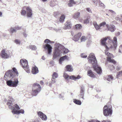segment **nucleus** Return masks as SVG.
I'll return each instance as SVG.
<instances>
[{"label": "nucleus", "instance_id": "f257e3e1", "mask_svg": "<svg viewBox=\"0 0 122 122\" xmlns=\"http://www.w3.org/2000/svg\"><path fill=\"white\" fill-rule=\"evenodd\" d=\"M6 72L4 76L5 79L6 81L7 85L10 87H16L18 85V81L16 77L18 75V73L15 68Z\"/></svg>", "mask_w": 122, "mask_h": 122}, {"label": "nucleus", "instance_id": "f03ea898", "mask_svg": "<svg viewBox=\"0 0 122 122\" xmlns=\"http://www.w3.org/2000/svg\"><path fill=\"white\" fill-rule=\"evenodd\" d=\"M69 51V50L62 45L59 43H56L55 45L54 50L53 53V60L56 59L59 57L61 55L62 53L64 54Z\"/></svg>", "mask_w": 122, "mask_h": 122}, {"label": "nucleus", "instance_id": "7ed1b4c3", "mask_svg": "<svg viewBox=\"0 0 122 122\" xmlns=\"http://www.w3.org/2000/svg\"><path fill=\"white\" fill-rule=\"evenodd\" d=\"M107 39H108L111 42V46H110V49L112 50H115L117 46V40L116 36H114L113 38V40H112L110 37L109 36L105 37L101 40L102 44L103 46L107 49H108V47L107 46L106 42Z\"/></svg>", "mask_w": 122, "mask_h": 122}, {"label": "nucleus", "instance_id": "20e7f679", "mask_svg": "<svg viewBox=\"0 0 122 122\" xmlns=\"http://www.w3.org/2000/svg\"><path fill=\"white\" fill-rule=\"evenodd\" d=\"M54 43V41H51L48 39H46L44 41L43 47L44 49L47 51L48 54H50L52 51V47L50 44Z\"/></svg>", "mask_w": 122, "mask_h": 122}, {"label": "nucleus", "instance_id": "39448f33", "mask_svg": "<svg viewBox=\"0 0 122 122\" xmlns=\"http://www.w3.org/2000/svg\"><path fill=\"white\" fill-rule=\"evenodd\" d=\"M41 87L40 85L37 83H35L33 85L32 88V95L36 96L41 90Z\"/></svg>", "mask_w": 122, "mask_h": 122}, {"label": "nucleus", "instance_id": "423d86ee", "mask_svg": "<svg viewBox=\"0 0 122 122\" xmlns=\"http://www.w3.org/2000/svg\"><path fill=\"white\" fill-rule=\"evenodd\" d=\"M103 112L104 115L105 116L111 115L112 113V109L111 108L108 107L106 105L103 108Z\"/></svg>", "mask_w": 122, "mask_h": 122}, {"label": "nucleus", "instance_id": "0eeeda50", "mask_svg": "<svg viewBox=\"0 0 122 122\" xmlns=\"http://www.w3.org/2000/svg\"><path fill=\"white\" fill-rule=\"evenodd\" d=\"M20 109V108L19 106L16 104L15 105V107L13 108L12 112L13 114H19L21 113L23 114L24 113V111L23 110L21 109L19 111Z\"/></svg>", "mask_w": 122, "mask_h": 122}, {"label": "nucleus", "instance_id": "6e6552de", "mask_svg": "<svg viewBox=\"0 0 122 122\" xmlns=\"http://www.w3.org/2000/svg\"><path fill=\"white\" fill-rule=\"evenodd\" d=\"M92 66L94 70L99 74H100L102 73V69L97 64V61H91Z\"/></svg>", "mask_w": 122, "mask_h": 122}, {"label": "nucleus", "instance_id": "1a4fd4ad", "mask_svg": "<svg viewBox=\"0 0 122 122\" xmlns=\"http://www.w3.org/2000/svg\"><path fill=\"white\" fill-rule=\"evenodd\" d=\"M9 51H5L4 49L2 50L1 53L0 55L1 57L4 59L9 58L11 56V53H9Z\"/></svg>", "mask_w": 122, "mask_h": 122}, {"label": "nucleus", "instance_id": "9d476101", "mask_svg": "<svg viewBox=\"0 0 122 122\" xmlns=\"http://www.w3.org/2000/svg\"><path fill=\"white\" fill-rule=\"evenodd\" d=\"M63 77L66 79L68 80L69 78V76L66 72L64 73ZM81 76L79 75L77 76H71L70 77V79L72 80H76V79H78L80 78Z\"/></svg>", "mask_w": 122, "mask_h": 122}, {"label": "nucleus", "instance_id": "9b49d317", "mask_svg": "<svg viewBox=\"0 0 122 122\" xmlns=\"http://www.w3.org/2000/svg\"><path fill=\"white\" fill-rule=\"evenodd\" d=\"M109 48H110V47H108V49H107L106 48V49L105 50V54L108 56L107 57V61H115L114 60L112 59L113 57L112 54L108 52V50Z\"/></svg>", "mask_w": 122, "mask_h": 122}, {"label": "nucleus", "instance_id": "f8f14e48", "mask_svg": "<svg viewBox=\"0 0 122 122\" xmlns=\"http://www.w3.org/2000/svg\"><path fill=\"white\" fill-rule=\"evenodd\" d=\"M87 59L90 61H97L94 54L92 53H91L89 54L87 57Z\"/></svg>", "mask_w": 122, "mask_h": 122}, {"label": "nucleus", "instance_id": "ddd939ff", "mask_svg": "<svg viewBox=\"0 0 122 122\" xmlns=\"http://www.w3.org/2000/svg\"><path fill=\"white\" fill-rule=\"evenodd\" d=\"M106 26L108 30L111 32H114L116 29L114 25H110L109 26L108 24H107Z\"/></svg>", "mask_w": 122, "mask_h": 122}, {"label": "nucleus", "instance_id": "4468645a", "mask_svg": "<svg viewBox=\"0 0 122 122\" xmlns=\"http://www.w3.org/2000/svg\"><path fill=\"white\" fill-rule=\"evenodd\" d=\"M39 117L41 118L42 120H46L47 119V117L46 115L41 112H39L38 113Z\"/></svg>", "mask_w": 122, "mask_h": 122}, {"label": "nucleus", "instance_id": "2eb2a0df", "mask_svg": "<svg viewBox=\"0 0 122 122\" xmlns=\"http://www.w3.org/2000/svg\"><path fill=\"white\" fill-rule=\"evenodd\" d=\"M27 16L28 17H31L32 15V10L30 8L27 7L26 8Z\"/></svg>", "mask_w": 122, "mask_h": 122}, {"label": "nucleus", "instance_id": "dca6fc26", "mask_svg": "<svg viewBox=\"0 0 122 122\" xmlns=\"http://www.w3.org/2000/svg\"><path fill=\"white\" fill-rule=\"evenodd\" d=\"M21 65L22 66L23 68L25 70H26V68L28 69L29 68L28 65V61H20Z\"/></svg>", "mask_w": 122, "mask_h": 122}, {"label": "nucleus", "instance_id": "f3484780", "mask_svg": "<svg viewBox=\"0 0 122 122\" xmlns=\"http://www.w3.org/2000/svg\"><path fill=\"white\" fill-rule=\"evenodd\" d=\"M72 25L70 22L67 21L65 24V26L63 28L65 29H69L71 28Z\"/></svg>", "mask_w": 122, "mask_h": 122}, {"label": "nucleus", "instance_id": "a211bd4d", "mask_svg": "<svg viewBox=\"0 0 122 122\" xmlns=\"http://www.w3.org/2000/svg\"><path fill=\"white\" fill-rule=\"evenodd\" d=\"M10 100H9L8 102L7 103V104L9 105V108L10 109H12V110H13V108H14L15 107V106L14 107H13L12 106H11V105L12 104V102L13 101V99L10 97Z\"/></svg>", "mask_w": 122, "mask_h": 122}, {"label": "nucleus", "instance_id": "6ab92c4d", "mask_svg": "<svg viewBox=\"0 0 122 122\" xmlns=\"http://www.w3.org/2000/svg\"><path fill=\"white\" fill-rule=\"evenodd\" d=\"M81 32H79L76 35H75L73 38V40L75 41H77L81 36Z\"/></svg>", "mask_w": 122, "mask_h": 122}, {"label": "nucleus", "instance_id": "aec40b11", "mask_svg": "<svg viewBox=\"0 0 122 122\" xmlns=\"http://www.w3.org/2000/svg\"><path fill=\"white\" fill-rule=\"evenodd\" d=\"M32 73L33 74H36L38 72V68L36 66L33 67L32 68Z\"/></svg>", "mask_w": 122, "mask_h": 122}, {"label": "nucleus", "instance_id": "412c9836", "mask_svg": "<svg viewBox=\"0 0 122 122\" xmlns=\"http://www.w3.org/2000/svg\"><path fill=\"white\" fill-rule=\"evenodd\" d=\"M77 2L75 1L74 0H70L68 6L69 7H71L73 6L74 4H75Z\"/></svg>", "mask_w": 122, "mask_h": 122}, {"label": "nucleus", "instance_id": "4be33fe9", "mask_svg": "<svg viewBox=\"0 0 122 122\" xmlns=\"http://www.w3.org/2000/svg\"><path fill=\"white\" fill-rule=\"evenodd\" d=\"M80 16V13L79 12L75 13L73 15V17L74 19H77L79 18Z\"/></svg>", "mask_w": 122, "mask_h": 122}, {"label": "nucleus", "instance_id": "5701e85b", "mask_svg": "<svg viewBox=\"0 0 122 122\" xmlns=\"http://www.w3.org/2000/svg\"><path fill=\"white\" fill-rule=\"evenodd\" d=\"M66 70L69 72H72L73 70L72 66L70 65L66 66Z\"/></svg>", "mask_w": 122, "mask_h": 122}, {"label": "nucleus", "instance_id": "b1692460", "mask_svg": "<svg viewBox=\"0 0 122 122\" xmlns=\"http://www.w3.org/2000/svg\"><path fill=\"white\" fill-rule=\"evenodd\" d=\"M69 57L66 56H65L61 57L59 61H62L64 60H69Z\"/></svg>", "mask_w": 122, "mask_h": 122}, {"label": "nucleus", "instance_id": "393cba45", "mask_svg": "<svg viewBox=\"0 0 122 122\" xmlns=\"http://www.w3.org/2000/svg\"><path fill=\"white\" fill-rule=\"evenodd\" d=\"M93 25L96 30H98L101 29L100 27V25H98L96 22H94L93 23Z\"/></svg>", "mask_w": 122, "mask_h": 122}, {"label": "nucleus", "instance_id": "a878e982", "mask_svg": "<svg viewBox=\"0 0 122 122\" xmlns=\"http://www.w3.org/2000/svg\"><path fill=\"white\" fill-rule=\"evenodd\" d=\"M88 75L89 76L92 77H94L95 76L93 74L92 71L89 70L87 71Z\"/></svg>", "mask_w": 122, "mask_h": 122}, {"label": "nucleus", "instance_id": "bb28decb", "mask_svg": "<svg viewBox=\"0 0 122 122\" xmlns=\"http://www.w3.org/2000/svg\"><path fill=\"white\" fill-rule=\"evenodd\" d=\"M57 4V2L56 0H53L50 2V5L51 7H53Z\"/></svg>", "mask_w": 122, "mask_h": 122}, {"label": "nucleus", "instance_id": "cd10ccee", "mask_svg": "<svg viewBox=\"0 0 122 122\" xmlns=\"http://www.w3.org/2000/svg\"><path fill=\"white\" fill-rule=\"evenodd\" d=\"M65 18V15H62L60 17V22L61 23H63L64 21Z\"/></svg>", "mask_w": 122, "mask_h": 122}, {"label": "nucleus", "instance_id": "c85d7f7f", "mask_svg": "<svg viewBox=\"0 0 122 122\" xmlns=\"http://www.w3.org/2000/svg\"><path fill=\"white\" fill-rule=\"evenodd\" d=\"M84 89L83 88H81L80 92V97L83 99V95L84 94Z\"/></svg>", "mask_w": 122, "mask_h": 122}, {"label": "nucleus", "instance_id": "c756f323", "mask_svg": "<svg viewBox=\"0 0 122 122\" xmlns=\"http://www.w3.org/2000/svg\"><path fill=\"white\" fill-rule=\"evenodd\" d=\"M55 79L52 78V81L51 82H50L49 84V86H50L51 87L52 86V84L54 83H55L56 82V80H55Z\"/></svg>", "mask_w": 122, "mask_h": 122}, {"label": "nucleus", "instance_id": "7c9ffc66", "mask_svg": "<svg viewBox=\"0 0 122 122\" xmlns=\"http://www.w3.org/2000/svg\"><path fill=\"white\" fill-rule=\"evenodd\" d=\"M58 74L56 72H54L52 75V78L55 79L58 77Z\"/></svg>", "mask_w": 122, "mask_h": 122}, {"label": "nucleus", "instance_id": "2f4dec72", "mask_svg": "<svg viewBox=\"0 0 122 122\" xmlns=\"http://www.w3.org/2000/svg\"><path fill=\"white\" fill-rule=\"evenodd\" d=\"M73 102L75 104L79 105H80L81 104V102L80 100L76 99L73 100Z\"/></svg>", "mask_w": 122, "mask_h": 122}, {"label": "nucleus", "instance_id": "473e14b6", "mask_svg": "<svg viewBox=\"0 0 122 122\" xmlns=\"http://www.w3.org/2000/svg\"><path fill=\"white\" fill-rule=\"evenodd\" d=\"M122 76V71L117 72L116 76L117 78H118Z\"/></svg>", "mask_w": 122, "mask_h": 122}, {"label": "nucleus", "instance_id": "72a5a7b5", "mask_svg": "<svg viewBox=\"0 0 122 122\" xmlns=\"http://www.w3.org/2000/svg\"><path fill=\"white\" fill-rule=\"evenodd\" d=\"M113 79V78L111 75H108L107 77V80L109 81H111Z\"/></svg>", "mask_w": 122, "mask_h": 122}, {"label": "nucleus", "instance_id": "f704fd0d", "mask_svg": "<svg viewBox=\"0 0 122 122\" xmlns=\"http://www.w3.org/2000/svg\"><path fill=\"white\" fill-rule=\"evenodd\" d=\"M75 28L77 29H80L82 28L81 25L80 24H77L75 26Z\"/></svg>", "mask_w": 122, "mask_h": 122}, {"label": "nucleus", "instance_id": "c9c22d12", "mask_svg": "<svg viewBox=\"0 0 122 122\" xmlns=\"http://www.w3.org/2000/svg\"><path fill=\"white\" fill-rule=\"evenodd\" d=\"M29 47L33 50H36L37 49L35 45H30L29 46Z\"/></svg>", "mask_w": 122, "mask_h": 122}, {"label": "nucleus", "instance_id": "e433bc0d", "mask_svg": "<svg viewBox=\"0 0 122 122\" xmlns=\"http://www.w3.org/2000/svg\"><path fill=\"white\" fill-rule=\"evenodd\" d=\"M106 22H103L100 23V27L101 29L104 27L105 26L107 25H106Z\"/></svg>", "mask_w": 122, "mask_h": 122}, {"label": "nucleus", "instance_id": "4c0bfd02", "mask_svg": "<svg viewBox=\"0 0 122 122\" xmlns=\"http://www.w3.org/2000/svg\"><path fill=\"white\" fill-rule=\"evenodd\" d=\"M87 37L85 36H82L81 38V42L85 41L87 39Z\"/></svg>", "mask_w": 122, "mask_h": 122}, {"label": "nucleus", "instance_id": "58836bf2", "mask_svg": "<svg viewBox=\"0 0 122 122\" xmlns=\"http://www.w3.org/2000/svg\"><path fill=\"white\" fill-rule=\"evenodd\" d=\"M10 31L12 33L14 32H16V30L15 28H14L11 27L10 30Z\"/></svg>", "mask_w": 122, "mask_h": 122}, {"label": "nucleus", "instance_id": "ea45409f", "mask_svg": "<svg viewBox=\"0 0 122 122\" xmlns=\"http://www.w3.org/2000/svg\"><path fill=\"white\" fill-rule=\"evenodd\" d=\"M89 17H88L87 19L84 20V24H87L88 23L89 21Z\"/></svg>", "mask_w": 122, "mask_h": 122}, {"label": "nucleus", "instance_id": "a19ab883", "mask_svg": "<svg viewBox=\"0 0 122 122\" xmlns=\"http://www.w3.org/2000/svg\"><path fill=\"white\" fill-rule=\"evenodd\" d=\"M80 56L81 57L83 58H86L87 57V56L86 55L85 53H81Z\"/></svg>", "mask_w": 122, "mask_h": 122}, {"label": "nucleus", "instance_id": "79ce46f5", "mask_svg": "<svg viewBox=\"0 0 122 122\" xmlns=\"http://www.w3.org/2000/svg\"><path fill=\"white\" fill-rule=\"evenodd\" d=\"M15 43L17 44L20 45V41L18 39H16L15 41Z\"/></svg>", "mask_w": 122, "mask_h": 122}, {"label": "nucleus", "instance_id": "37998d69", "mask_svg": "<svg viewBox=\"0 0 122 122\" xmlns=\"http://www.w3.org/2000/svg\"><path fill=\"white\" fill-rule=\"evenodd\" d=\"M118 52L122 53V45H120L119 47Z\"/></svg>", "mask_w": 122, "mask_h": 122}, {"label": "nucleus", "instance_id": "c03bdc74", "mask_svg": "<svg viewBox=\"0 0 122 122\" xmlns=\"http://www.w3.org/2000/svg\"><path fill=\"white\" fill-rule=\"evenodd\" d=\"M26 13V11L24 10H22L21 12V14L22 15H25Z\"/></svg>", "mask_w": 122, "mask_h": 122}, {"label": "nucleus", "instance_id": "a18cd8bd", "mask_svg": "<svg viewBox=\"0 0 122 122\" xmlns=\"http://www.w3.org/2000/svg\"><path fill=\"white\" fill-rule=\"evenodd\" d=\"M16 30H18L21 29H22V26H16L15 27Z\"/></svg>", "mask_w": 122, "mask_h": 122}, {"label": "nucleus", "instance_id": "49530a36", "mask_svg": "<svg viewBox=\"0 0 122 122\" xmlns=\"http://www.w3.org/2000/svg\"><path fill=\"white\" fill-rule=\"evenodd\" d=\"M99 6H102L104 8H105V6L101 2H99Z\"/></svg>", "mask_w": 122, "mask_h": 122}, {"label": "nucleus", "instance_id": "de8ad7c7", "mask_svg": "<svg viewBox=\"0 0 122 122\" xmlns=\"http://www.w3.org/2000/svg\"><path fill=\"white\" fill-rule=\"evenodd\" d=\"M86 10L89 13H91L92 12L91 9L89 8H87L86 9Z\"/></svg>", "mask_w": 122, "mask_h": 122}, {"label": "nucleus", "instance_id": "09e8293b", "mask_svg": "<svg viewBox=\"0 0 122 122\" xmlns=\"http://www.w3.org/2000/svg\"><path fill=\"white\" fill-rule=\"evenodd\" d=\"M92 1L94 2V3L96 5H97L98 0H92Z\"/></svg>", "mask_w": 122, "mask_h": 122}, {"label": "nucleus", "instance_id": "8fccbe9b", "mask_svg": "<svg viewBox=\"0 0 122 122\" xmlns=\"http://www.w3.org/2000/svg\"><path fill=\"white\" fill-rule=\"evenodd\" d=\"M26 70H25L26 71V72L28 73H29V72H30V70L29 69V67L28 68V69H26Z\"/></svg>", "mask_w": 122, "mask_h": 122}, {"label": "nucleus", "instance_id": "3c124183", "mask_svg": "<svg viewBox=\"0 0 122 122\" xmlns=\"http://www.w3.org/2000/svg\"><path fill=\"white\" fill-rule=\"evenodd\" d=\"M121 68V67L120 66H117V67L116 69L118 71L120 70Z\"/></svg>", "mask_w": 122, "mask_h": 122}, {"label": "nucleus", "instance_id": "603ef678", "mask_svg": "<svg viewBox=\"0 0 122 122\" xmlns=\"http://www.w3.org/2000/svg\"><path fill=\"white\" fill-rule=\"evenodd\" d=\"M115 19L117 21H120V18L117 17H115Z\"/></svg>", "mask_w": 122, "mask_h": 122}, {"label": "nucleus", "instance_id": "864d4df0", "mask_svg": "<svg viewBox=\"0 0 122 122\" xmlns=\"http://www.w3.org/2000/svg\"><path fill=\"white\" fill-rule=\"evenodd\" d=\"M54 63V61H50V64L51 66L53 65V64Z\"/></svg>", "mask_w": 122, "mask_h": 122}, {"label": "nucleus", "instance_id": "5fc2aeb1", "mask_svg": "<svg viewBox=\"0 0 122 122\" xmlns=\"http://www.w3.org/2000/svg\"><path fill=\"white\" fill-rule=\"evenodd\" d=\"M89 122H100V121H94V120H92L91 121H90Z\"/></svg>", "mask_w": 122, "mask_h": 122}, {"label": "nucleus", "instance_id": "6e6d98bb", "mask_svg": "<svg viewBox=\"0 0 122 122\" xmlns=\"http://www.w3.org/2000/svg\"><path fill=\"white\" fill-rule=\"evenodd\" d=\"M23 34V35H24V36L25 37H27V35L25 33V32H24Z\"/></svg>", "mask_w": 122, "mask_h": 122}, {"label": "nucleus", "instance_id": "4d7b16f0", "mask_svg": "<svg viewBox=\"0 0 122 122\" xmlns=\"http://www.w3.org/2000/svg\"><path fill=\"white\" fill-rule=\"evenodd\" d=\"M20 61H27L25 59H21Z\"/></svg>", "mask_w": 122, "mask_h": 122}, {"label": "nucleus", "instance_id": "13d9d810", "mask_svg": "<svg viewBox=\"0 0 122 122\" xmlns=\"http://www.w3.org/2000/svg\"><path fill=\"white\" fill-rule=\"evenodd\" d=\"M40 84L41 85H43L44 84V83L42 81H40Z\"/></svg>", "mask_w": 122, "mask_h": 122}, {"label": "nucleus", "instance_id": "bf43d9fd", "mask_svg": "<svg viewBox=\"0 0 122 122\" xmlns=\"http://www.w3.org/2000/svg\"><path fill=\"white\" fill-rule=\"evenodd\" d=\"M41 59L43 60H45V58L44 56H43L41 58Z\"/></svg>", "mask_w": 122, "mask_h": 122}, {"label": "nucleus", "instance_id": "052dcab7", "mask_svg": "<svg viewBox=\"0 0 122 122\" xmlns=\"http://www.w3.org/2000/svg\"><path fill=\"white\" fill-rule=\"evenodd\" d=\"M81 0H77V1H76V2H77V3L78 2H79V3H81Z\"/></svg>", "mask_w": 122, "mask_h": 122}, {"label": "nucleus", "instance_id": "680f3d73", "mask_svg": "<svg viewBox=\"0 0 122 122\" xmlns=\"http://www.w3.org/2000/svg\"><path fill=\"white\" fill-rule=\"evenodd\" d=\"M48 0H42V1L43 2H46Z\"/></svg>", "mask_w": 122, "mask_h": 122}, {"label": "nucleus", "instance_id": "e2e57ef3", "mask_svg": "<svg viewBox=\"0 0 122 122\" xmlns=\"http://www.w3.org/2000/svg\"><path fill=\"white\" fill-rule=\"evenodd\" d=\"M63 96H61V94L60 95H59V97L60 98H62V97H63Z\"/></svg>", "mask_w": 122, "mask_h": 122}, {"label": "nucleus", "instance_id": "0e129e2a", "mask_svg": "<svg viewBox=\"0 0 122 122\" xmlns=\"http://www.w3.org/2000/svg\"><path fill=\"white\" fill-rule=\"evenodd\" d=\"M2 13L1 12H0V17H1L2 15Z\"/></svg>", "mask_w": 122, "mask_h": 122}, {"label": "nucleus", "instance_id": "69168bd1", "mask_svg": "<svg viewBox=\"0 0 122 122\" xmlns=\"http://www.w3.org/2000/svg\"><path fill=\"white\" fill-rule=\"evenodd\" d=\"M109 11L111 12H113V11L112 10H109Z\"/></svg>", "mask_w": 122, "mask_h": 122}, {"label": "nucleus", "instance_id": "338daca9", "mask_svg": "<svg viewBox=\"0 0 122 122\" xmlns=\"http://www.w3.org/2000/svg\"><path fill=\"white\" fill-rule=\"evenodd\" d=\"M112 13L114 15L116 14L115 12L114 11H113V12H112Z\"/></svg>", "mask_w": 122, "mask_h": 122}, {"label": "nucleus", "instance_id": "774afa93", "mask_svg": "<svg viewBox=\"0 0 122 122\" xmlns=\"http://www.w3.org/2000/svg\"><path fill=\"white\" fill-rule=\"evenodd\" d=\"M62 61H59V64H61L62 63Z\"/></svg>", "mask_w": 122, "mask_h": 122}]
</instances>
